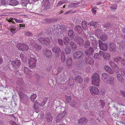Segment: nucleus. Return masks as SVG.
I'll use <instances>...</instances> for the list:
<instances>
[{
  "instance_id": "nucleus-1",
  "label": "nucleus",
  "mask_w": 125,
  "mask_h": 125,
  "mask_svg": "<svg viewBox=\"0 0 125 125\" xmlns=\"http://www.w3.org/2000/svg\"><path fill=\"white\" fill-rule=\"evenodd\" d=\"M17 46L19 50L22 51H27L29 49L28 46L25 43H18L17 45Z\"/></svg>"
},
{
  "instance_id": "nucleus-2",
  "label": "nucleus",
  "mask_w": 125,
  "mask_h": 125,
  "mask_svg": "<svg viewBox=\"0 0 125 125\" xmlns=\"http://www.w3.org/2000/svg\"><path fill=\"white\" fill-rule=\"evenodd\" d=\"M37 60L35 57L30 58L29 60L28 63L29 65V67L30 68H33L36 66V63Z\"/></svg>"
},
{
  "instance_id": "nucleus-3",
  "label": "nucleus",
  "mask_w": 125,
  "mask_h": 125,
  "mask_svg": "<svg viewBox=\"0 0 125 125\" xmlns=\"http://www.w3.org/2000/svg\"><path fill=\"white\" fill-rule=\"evenodd\" d=\"M66 114V112L64 111L62 112L59 114L58 115L56 119V122L58 123L62 121L63 120V118L64 117Z\"/></svg>"
},
{
  "instance_id": "nucleus-4",
  "label": "nucleus",
  "mask_w": 125,
  "mask_h": 125,
  "mask_svg": "<svg viewBox=\"0 0 125 125\" xmlns=\"http://www.w3.org/2000/svg\"><path fill=\"white\" fill-rule=\"evenodd\" d=\"M50 2L48 0H43L42 2V8L45 10L49 8Z\"/></svg>"
},
{
  "instance_id": "nucleus-5",
  "label": "nucleus",
  "mask_w": 125,
  "mask_h": 125,
  "mask_svg": "<svg viewBox=\"0 0 125 125\" xmlns=\"http://www.w3.org/2000/svg\"><path fill=\"white\" fill-rule=\"evenodd\" d=\"M89 89L90 93L93 95L98 94L99 92L98 88L94 86L90 87Z\"/></svg>"
},
{
  "instance_id": "nucleus-6",
  "label": "nucleus",
  "mask_w": 125,
  "mask_h": 125,
  "mask_svg": "<svg viewBox=\"0 0 125 125\" xmlns=\"http://www.w3.org/2000/svg\"><path fill=\"white\" fill-rule=\"evenodd\" d=\"M38 41L41 43L46 45H49L50 43L49 39L47 38L41 37L39 39Z\"/></svg>"
},
{
  "instance_id": "nucleus-7",
  "label": "nucleus",
  "mask_w": 125,
  "mask_h": 125,
  "mask_svg": "<svg viewBox=\"0 0 125 125\" xmlns=\"http://www.w3.org/2000/svg\"><path fill=\"white\" fill-rule=\"evenodd\" d=\"M84 56V54L82 52L79 51L74 52L73 55V57L74 59H75L83 58Z\"/></svg>"
},
{
  "instance_id": "nucleus-8",
  "label": "nucleus",
  "mask_w": 125,
  "mask_h": 125,
  "mask_svg": "<svg viewBox=\"0 0 125 125\" xmlns=\"http://www.w3.org/2000/svg\"><path fill=\"white\" fill-rule=\"evenodd\" d=\"M98 42L100 49L104 51H106L108 49V46L107 44L103 43L100 40Z\"/></svg>"
},
{
  "instance_id": "nucleus-9",
  "label": "nucleus",
  "mask_w": 125,
  "mask_h": 125,
  "mask_svg": "<svg viewBox=\"0 0 125 125\" xmlns=\"http://www.w3.org/2000/svg\"><path fill=\"white\" fill-rule=\"evenodd\" d=\"M16 26H11V28L10 29V31L12 33H15L16 31V29L17 28V27H20V28L24 27H25V25L24 24L22 25L21 24H16Z\"/></svg>"
},
{
  "instance_id": "nucleus-10",
  "label": "nucleus",
  "mask_w": 125,
  "mask_h": 125,
  "mask_svg": "<svg viewBox=\"0 0 125 125\" xmlns=\"http://www.w3.org/2000/svg\"><path fill=\"white\" fill-rule=\"evenodd\" d=\"M52 49L53 52L55 53V54L58 56L60 55L61 51L60 48L58 46H55L52 47Z\"/></svg>"
},
{
  "instance_id": "nucleus-11",
  "label": "nucleus",
  "mask_w": 125,
  "mask_h": 125,
  "mask_svg": "<svg viewBox=\"0 0 125 125\" xmlns=\"http://www.w3.org/2000/svg\"><path fill=\"white\" fill-rule=\"evenodd\" d=\"M109 64L110 65L112 68L114 69L116 73H119V71L118 70L119 68V67L113 61H110Z\"/></svg>"
},
{
  "instance_id": "nucleus-12",
  "label": "nucleus",
  "mask_w": 125,
  "mask_h": 125,
  "mask_svg": "<svg viewBox=\"0 0 125 125\" xmlns=\"http://www.w3.org/2000/svg\"><path fill=\"white\" fill-rule=\"evenodd\" d=\"M74 41L80 46H82L84 44V40L81 37H78L74 39Z\"/></svg>"
},
{
  "instance_id": "nucleus-13",
  "label": "nucleus",
  "mask_w": 125,
  "mask_h": 125,
  "mask_svg": "<svg viewBox=\"0 0 125 125\" xmlns=\"http://www.w3.org/2000/svg\"><path fill=\"white\" fill-rule=\"evenodd\" d=\"M31 46L32 47L33 49L34 50H39L41 49V46L38 45L35 42L32 44Z\"/></svg>"
},
{
  "instance_id": "nucleus-14",
  "label": "nucleus",
  "mask_w": 125,
  "mask_h": 125,
  "mask_svg": "<svg viewBox=\"0 0 125 125\" xmlns=\"http://www.w3.org/2000/svg\"><path fill=\"white\" fill-rule=\"evenodd\" d=\"M114 78L112 76L109 77L107 79L105 82L106 83L111 85H113L114 84Z\"/></svg>"
},
{
  "instance_id": "nucleus-15",
  "label": "nucleus",
  "mask_w": 125,
  "mask_h": 125,
  "mask_svg": "<svg viewBox=\"0 0 125 125\" xmlns=\"http://www.w3.org/2000/svg\"><path fill=\"white\" fill-rule=\"evenodd\" d=\"M100 54H102V56H103L104 59L106 60H108L110 57V55L109 53H104L103 51H100Z\"/></svg>"
},
{
  "instance_id": "nucleus-16",
  "label": "nucleus",
  "mask_w": 125,
  "mask_h": 125,
  "mask_svg": "<svg viewBox=\"0 0 125 125\" xmlns=\"http://www.w3.org/2000/svg\"><path fill=\"white\" fill-rule=\"evenodd\" d=\"M66 63L68 67L71 66L72 65V60L70 56H69L66 59Z\"/></svg>"
},
{
  "instance_id": "nucleus-17",
  "label": "nucleus",
  "mask_w": 125,
  "mask_h": 125,
  "mask_svg": "<svg viewBox=\"0 0 125 125\" xmlns=\"http://www.w3.org/2000/svg\"><path fill=\"white\" fill-rule=\"evenodd\" d=\"M86 63L91 65H93L94 63V61L93 59L90 57L86 58L85 59Z\"/></svg>"
},
{
  "instance_id": "nucleus-18",
  "label": "nucleus",
  "mask_w": 125,
  "mask_h": 125,
  "mask_svg": "<svg viewBox=\"0 0 125 125\" xmlns=\"http://www.w3.org/2000/svg\"><path fill=\"white\" fill-rule=\"evenodd\" d=\"M86 56L92 55L94 52V49L92 47H90L87 51H85Z\"/></svg>"
},
{
  "instance_id": "nucleus-19",
  "label": "nucleus",
  "mask_w": 125,
  "mask_h": 125,
  "mask_svg": "<svg viewBox=\"0 0 125 125\" xmlns=\"http://www.w3.org/2000/svg\"><path fill=\"white\" fill-rule=\"evenodd\" d=\"M44 55L48 58L51 57L52 54L51 52L49 50L44 51L43 52Z\"/></svg>"
},
{
  "instance_id": "nucleus-20",
  "label": "nucleus",
  "mask_w": 125,
  "mask_h": 125,
  "mask_svg": "<svg viewBox=\"0 0 125 125\" xmlns=\"http://www.w3.org/2000/svg\"><path fill=\"white\" fill-rule=\"evenodd\" d=\"M11 64L13 66L15 67H18L21 65L20 62L18 60L12 61Z\"/></svg>"
},
{
  "instance_id": "nucleus-21",
  "label": "nucleus",
  "mask_w": 125,
  "mask_h": 125,
  "mask_svg": "<svg viewBox=\"0 0 125 125\" xmlns=\"http://www.w3.org/2000/svg\"><path fill=\"white\" fill-rule=\"evenodd\" d=\"M110 76L107 73H103L102 74L101 78L103 81L104 82Z\"/></svg>"
},
{
  "instance_id": "nucleus-22",
  "label": "nucleus",
  "mask_w": 125,
  "mask_h": 125,
  "mask_svg": "<svg viewBox=\"0 0 125 125\" xmlns=\"http://www.w3.org/2000/svg\"><path fill=\"white\" fill-rule=\"evenodd\" d=\"M34 104L33 106V107L35 110L36 113H38L39 111L38 109L39 106H40V103L38 102L35 101L34 103Z\"/></svg>"
},
{
  "instance_id": "nucleus-23",
  "label": "nucleus",
  "mask_w": 125,
  "mask_h": 125,
  "mask_svg": "<svg viewBox=\"0 0 125 125\" xmlns=\"http://www.w3.org/2000/svg\"><path fill=\"white\" fill-rule=\"evenodd\" d=\"M117 47L116 45L114 43H111L110 45L109 49L111 52L115 51Z\"/></svg>"
},
{
  "instance_id": "nucleus-24",
  "label": "nucleus",
  "mask_w": 125,
  "mask_h": 125,
  "mask_svg": "<svg viewBox=\"0 0 125 125\" xmlns=\"http://www.w3.org/2000/svg\"><path fill=\"white\" fill-rule=\"evenodd\" d=\"M19 3L16 0H10L9 2V5L13 6H14L18 5Z\"/></svg>"
},
{
  "instance_id": "nucleus-25",
  "label": "nucleus",
  "mask_w": 125,
  "mask_h": 125,
  "mask_svg": "<svg viewBox=\"0 0 125 125\" xmlns=\"http://www.w3.org/2000/svg\"><path fill=\"white\" fill-rule=\"evenodd\" d=\"M104 68L107 72L110 74H112L114 73L112 69L109 67L107 66H104Z\"/></svg>"
},
{
  "instance_id": "nucleus-26",
  "label": "nucleus",
  "mask_w": 125,
  "mask_h": 125,
  "mask_svg": "<svg viewBox=\"0 0 125 125\" xmlns=\"http://www.w3.org/2000/svg\"><path fill=\"white\" fill-rule=\"evenodd\" d=\"M88 25L90 26H94L95 28H97L99 26L98 23L94 21H91L90 22L88 23Z\"/></svg>"
},
{
  "instance_id": "nucleus-27",
  "label": "nucleus",
  "mask_w": 125,
  "mask_h": 125,
  "mask_svg": "<svg viewBox=\"0 0 125 125\" xmlns=\"http://www.w3.org/2000/svg\"><path fill=\"white\" fill-rule=\"evenodd\" d=\"M87 121L86 118H83L80 119L78 121V122L80 124H82L86 123Z\"/></svg>"
},
{
  "instance_id": "nucleus-28",
  "label": "nucleus",
  "mask_w": 125,
  "mask_h": 125,
  "mask_svg": "<svg viewBox=\"0 0 125 125\" xmlns=\"http://www.w3.org/2000/svg\"><path fill=\"white\" fill-rule=\"evenodd\" d=\"M75 80L77 83H82L83 81V79L82 77L79 76H76L75 77Z\"/></svg>"
},
{
  "instance_id": "nucleus-29",
  "label": "nucleus",
  "mask_w": 125,
  "mask_h": 125,
  "mask_svg": "<svg viewBox=\"0 0 125 125\" xmlns=\"http://www.w3.org/2000/svg\"><path fill=\"white\" fill-rule=\"evenodd\" d=\"M92 80L99 79V74L97 73H94L92 75Z\"/></svg>"
},
{
  "instance_id": "nucleus-30",
  "label": "nucleus",
  "mask_w": 125,
  "mask_h": 125,
  "mask_svg": "<svg viewBox=\"0 0 125 125\" xmlns=\"http://www.w3.org/2000/svg\"><path fill=\"white\" fill-rule=\"evenodd\" d=\"M24 72L25 74L27 75L30 74L32 73L31 71L26 67H24Z\"/></svg>"
},
{
  "instance_id": "nucleus-31",
  "label": "nucleus",
  "mask_w": 125,
  "mask_h": 125,
  "mask_svg": "<svg viewBox=\"0 0 125 125\" xmlns=\"http://www.w3.org/2000/svg\"><path fill=\"white\" fill-rule=\"evenodd\" d=\"M92 84L96 86H99L100 83V79L92 80Z\"/></svg>"
},
{
  "instance_id": "nucleus-32",
  "label": "nucleus",
  "mask_w": 125,
  "mask_h": 125,
  "mask_svg": "<svg viewBox=\"0 0 125 125\" xmlns=\"http://www.w3.org/2000/svg\"><path fill=\"white\" fill-rule=\"evenodd\" d=\"M69 39L67 36H65L63 38V42L65 45H68L69 42Z\"/></svg>"
},
{
  "instance_id": "nucleus-33",
  "label": "nucleus",
  "mask_w": 125,
  "mask_h": 125,
  "mask_svg": "<svg viewBox=\"0 0 125 125\" xmlns=\"http://www.w3.org/2000/svg\"><path fill=\"white\" fill-rule=\"evenodd\" d=\"M71 48L73 50L75 51L77 48V46L73 42H71L70 43Z\"/></svg>"
},
{
  "instance_id": "nucleus-34",
  "label": "nucleus",
  "mask_w": 125,
  "mask_h": 125,
  "mask_svg": "<svg viewBox=\"0 0 125 125\" xmlns=\"http://www.w3.org/2000/svg\"><path fill=\"white\" fill-rule=\"evenodd\" d=\"M74 30L79 33L83 31L81 27L78 25H77L75 27Z\"/></svg>"
},
{
  "instance_id": "nucleus-35",
  "label": "nucleus",
  "mask_w": 125,
  "mask_h": 125,
  "mask_svg": "<svg viewBox=\"0 0 125 125\" xmlns=\"http://www.w3.org/2000/svg\"><path fill=\"white\" fill-rule=\"evenodd\" d=\"M101 39L103 41H106L107 39V37L106 34L103 33L100 36Z\"/></svg>"
},
{
  "instance_id": "nucleus-36",
  "label": "nucleus",
  "mask_w": 125,
  "mask_h": 125,
  "mask_svg": "<svg viewBox=\"0 0 125 125\" xmlns=\"http://www.w3.org/2000/svg\"><path fill=\"white\" fill-rule=\"evenodd\" d=\"M46 117L48 122H50L52 120V117L51 115V114L50 113H47Z\"/></svg>"
},
{
  "instance_id": "nucleus-37",
  "label": "nucleus",
  "mask_w": 125,
  "mask_h": 125,
  "mask_svg": "<svg viewBox=\"0 0 125 125\" xmlns=\"http://www.w3.org/2000/svg\"><path fill=\"white\" fill-rule=\"evenodd\" d=\"M87 22L85 21H83L82 22V26L84 30H86L87 29Z\"/></svg>"
},
{
  "instance_id": "nucleus-38",
  "label": "nucleus",
  "mask_w": 125,
  "mask_h": 125,
  "mask_svg": "<svg viewBox=\"0 0 125 125\" xmlns=\"http://www.w3.org/2000/svg\"><path fill=\"white\" fill-rule=\"evenodd\" d=\"M118 73V74L117 75V80L119 81L122 82L124 81V79L123 77L120 74H119V73Z\"/></svg>"
},
{
  "instance_id": "nucleus-39",
  "label": "nucleus",
  "mask_w": 125,
  "mask_h": 125,
  "mask_svg": "<svg viewBox=\"0 0 125 125\" xmlns=\"http://www.w3.org/2000/svg\"><path fill=\"white\" fill-rule=\"evenodd\" d=\"M48 98L47 97H45L43 99V101L41 102L40 104V106H43L45 104H46V102L47 101V100Z\"/></svg>"
},
{
  "instance_id": "nucleus-40",
  "label": "nucleus",
  "mask_w": 125,
  "mask_h": 125,
  "mask_svg": "<svg viewBox=\"0 0 125 125\" xmlns=\"http://www.w3.org/2000/svg\"><path fill=\"white\" fill-rule=\"evenodd\" d=\"M30 0H21V2L23 6H26L29 3Z\"/></svg>"
},
{
  "instance_id": "nucleus-41",
  "label": "nucleus",
  "mask_w": 125,
  "mask_h": 125,
  "mask_svg": "<svg viewBox=\"0 0 125 125\" xmlns=\"http://www.w3.org/2000/svg\"><path fill=\"white\" fill-rule=\"evenodd\" d=\"M122 59V58L121 57H117L114 58L113 60L115 62L118 63L121 62Z\"/></svg>"
},
{
  "instance_id": "nucleus-42",
  "label": "nucleus",
  "mask_w": 125,
  "mask_h": 125,
  "mask_svg": "<svg viewBox=\"0 0 125 125\" xmlns=\"http://www.w3.org/2000/svg\"><path fill=\"white\" fill-rule=\"evenodd\" d=\"M20 96V99L21 100L24 97H27L26 95L22 92H20L19 93Z\"/></svg>"
},
{
  "instance_id": "nucleus-43",
  "label": "nucleus",
  "mask_w": 125,
  "mask_h": 125,
  "mask_svg": "<svg viewBox=\"0 0 125 125\" xmlns=\"http://www.w3.org/2000/svg\"><path fill=\"white\" fill-rule=\"evenodd\" d=\"M20 57L21 59L22 62H26V58L24 55L23 54H21L20 55Z\"/></svg>"
},
{
  "instance_id": "nucleus-44",
  "label": "nucleus",
  "mask_w": 125,
  "mask_h": 125,
  "mask_svg": "<svg viewBox=\"0 0 125 125\" xmlns=\"http://www.w3.org/2000/svg\"><path fill=\"white\" fill-rule=\"evenodd\" d=\"M112 26V25L109 23H107L104 25V27L106 28L107 29H109L111 28Z\"/></svg>"
},
{
  "instance_id": "nucleus-45",
  "label": "nucleus",
  "mask_w": 125,
  "mask_h": 125,
  "mask_svg": "<svg viewBox=\"0 0 125 125\" xmlns=\"http://www.w3.org/2000/svg\"><path fill=\"white\" fill-rule=\"evenodd\" d=\"M37 95L36 94H33L31 95L30 99L32 101H33L36 98Z\"/></svg>"
},
{
  "instance_id": "nucleus-46",
  "label": "nucleus",
  "mask_w": 125,
  "mask_h": 125,
  "mask_svg": "<svg viewBox=\"0 0 125 125\" xmlns=\"http://www.w3.org/2000/svg\"><path fill=\"white\" fill-rule=\"evenodd\" d=\"M61 57L62 62H64L65 61V56L64 55V52H62L61 53Z\"/></svg>"
},
{
  "instance_id": "nucleus-47",
  "label": "nucleus",
  "mask_w": 125,
  "mask_h": 125,
  "mask_svg": "<svg viewBox=\"0 0 125 125\" xmlns=\"http://www.w3.org/2000/svg\"><path fill=\"white\" fill-rule=\"evenodd\" d=\"M118 70L119 71V73H120V72L121 74L124 76H125V69H119Z\"/></svg>"
},
{
  "instance_id": "nucleus-48",
  "label": "nucleus",
  "mask_w": 125,
  "mask_h": 125,
  "mask_svg": "<svg viewBox=\"0 0 125 125\" xmlns=\"http://www.w3.org/2000/svg\"><path fill=\"white\" fill-rule=\"evenodd\" d=\"M101 51L99 52V53H96L94 55V58L95 59H99L101 55L102 56V54H100V52Z\"/></svg>"
},
{
  "instance_id": "nucleus-49",
  "label": "nucleus",
  "mask_w": 125,
  "mask_h": 125,
  "mask_svg": "<svg viewBox=\"0 0 125 125\" xmlns=\"http://www.w3.org/2000/svg\"><path fill=\"white\" fill-rule=\"evenodd\" d=\"M71 50L69 48L66 47L65 49V54H68L70 52Z\"/></svg>"
},
{
  "instance_id": "nucleus-50",
  "label": "nucleus",
  "mask_w": 125,
  "mask_h": 125,
  "mask_svg": "<svg viewBox=\"0 0 125 125\" xmlns=\"http://www.w3.org/2000/svg\"><path fill=\"white\" fill-rule=\"evenodd\" d=\"M13 20L14 19L13 18H10L9 19H8V21L10 22H12L13 24V26H16V24L13 21Z\"/></svg>"
},
{
  "instance_id": "nucleus-51",
  "label": "nucleus",
  "mask_w": 125,
  "mask_h": 125,
  "mask_svg": "<svg viewBox=\"0 0 125 125\" xmlns=\"http://www.w3.org/2000/svg\"><path fill=\"white\" fill-rule=\"evenodd\" d=\"M58 43L59 45L61 46H63V41L62 39L58 38Z\"/></svg>"
},
{
  "instance_id": "nucleus-52",
  "label": "nucleus",
  "mask_w": 125,
  "mask_h": 125,
  "mask_svg": "<svg viewBox=\"0 0 125 125\" xmlns=\"http://www.w3.org/2000/svg\"><path fill=\"white\" fill-rule=\"evenodd\" d=\"M117 7V5L115 4H114L110 6V8L111 9L115 10L116 9Z\"/></svg>"
},
{
  "instance_id": "nucleus-53",
  "label": "nucleus",
  "mask_w": 125,
  "mask_h": 125,
  "mask_svg": "<svg viewBox=\"0 0 125 125\" xmlns=\"http://www.w3.org/2000/svg\"><path fill=\"white\" fill-rule=\"evenodd\" d=\"M68 35L69 36H72L73 35V31L72 30L69 31L68 32Z\"/></svg>"
},
{
  "instance_id": "nucleus-54",
  "label": "nucleus",
  "mask_w": 125,
  "mask_h": 125,
  "mask_svg": "<svg viewBox=\"0 0 125 125\" xmlns=\"http://www.w3.org/2000/svg\"><path fill=\"white\" fill-rule=\"evenodd\" d=\"M66 101L68 102H70L71 100V98L70 96H67L66 97Z\"/></svg>"
},
{
  "instance_id": "nucleus-55",
  "label": "nucleus",
  "mask_w": 125,
  "mask_h": 125,
  "mask_svg": "<svg viewBox=\"0 0 125 125\" xmlns=\"http://www.w3.org/2000/svg\"><path fill=\"white\" fill-rule=\"evenodd\" d=\"M14 20L17 23H22L23 22V21L22 20H20L17 19H14Z\"/></svg>"
},
{
  "instance_id": "nucleus-56",
  "label": "nucleus",
  "mask_w": 125,
  "mask_h": 125,
  "mask_svg": "<svg viewBox=\"0 0 125 125\" xmlns=\"http://www.w3.org/2000/svg\"><path fill=\"white\" fill-rule=\"evenodd\" d=\"M69 84L70 83V84H73L74 82V80L73 78L72 77H70L69 78Z\"/></svg>"
},
{
  "instance_id": "nucleus-57",
  "label": "nucleus",
  "mask_w": 125,
  "mask_h": 125,
  "mask_svg": "<svg viewBox=\"0 0 125 125\" xmlns=\"http://www.w3.org/2000/svg\"><path fill=\"white\" fill-rule=\"evenodd\" d=\"M99 31V30H97L95 31V35L97 37L99 36L100 33H101V32H100V31Z\"/></svg>"
},
{
  "instance_id": "nucleus-58",
  "label": "nucleus",
  "mask_w": 125,
  "mask_h": 125,
  "mask_svg": "<svg viewBox=\"0 0 125 125\" xmlns=\"http://www.w3.org/2000/svg\"><path fill=\"white\" fill-rule=\"evenodd\" d=\"M64 3V2L63 1H59L57 4V7H59L63 4Z\"/></svg>"
},
{
  "instance_id": "nucleus-59",
  "label": "nucleus",
  "mask_w": 125,
  "mask_h": 125,
  "mask_svg": "<svg viewBox=\"0 0 125 125\" xmlns=\"http://www.w3.org/2000/svg\"><path fill=\"white\" fill-rule=\"evenodd\" d=\"M53 19H45V22L46 23H47L52 22L53 21Z\"/></svg>"
},
{
  "instance_id": "nucleus-60",
  "label": "nucleus",
  "mask_w": 125,
  "mask_h": 125,
  "mask_svg": "<svg viewBox=\"0 0 125 125\" xmlns=\"http://www.w3.org/2000/svg\"><path fill=\"white\" fill-rule=\"evenodd\" d=\"M121 62L122 64L125 66V59L122 58Z\"/></svg>"
},
{
  "instance_id": "nucleus-61",
  "label": "nucleus",
  "mask_w": 125,
  "mask_h": 125,
  "mask_svg": "<svg viewBox=\"0 0 125 125\" xmlns=\"http://www.w3.org/2000/svg\"><path fill=\"white\" fill-rule=\"evenodd\" d=\"M96 8V7H94V8H92L91 10L92 11L93 13L94 14H95L96 12V10H94Z\"/></svg>"
},
{
  "instance_id": "nucleus-62",
  "label": "nucleus",
  "mask_w": 125,
  "mask_h": 125,
  "mask_svg": "<svg viewBox=\"0 0 125 125\" xmlns=\"http://www.w3.org/2000/svg\"><path fill=\"white\" fill-rule=\"evenodd\" d=\"M26 34L27 36L29 37H31L32 35V34L31 32L28 31L27 32Z\"/></svg>"
},
{
  "instance_id": "nucleus-63",
  "label": "nucleus",
  "mask_w": 125,
  "mask_h": 125,
  "mask_svg": "<svg viewBox=\"0 0 125 125\" xmlns=\"http://www.w3.org/2000/svg\"><path fill=\"white\" fill-rule=\"evenodd\" d=\"M6 3V0H1V3L3 5H5Z\"/></svg>"
},
{
  "instance_id": "nucleus-64",
  "label": "nucleus",
  "mask_w": 125,
  "mask_h": 125,
  "mask_svg": "<svg viewBox=\"0 0 125 125\" xmlns=\"http://www.w3.org/2000/svg\"><path fill=\"white\" fill-rule=\"evenodd\" d=\"M10 123L12 125H17L16 123L15 122H14L12 121H10Z\"/></svg>"
}]
</instances>
